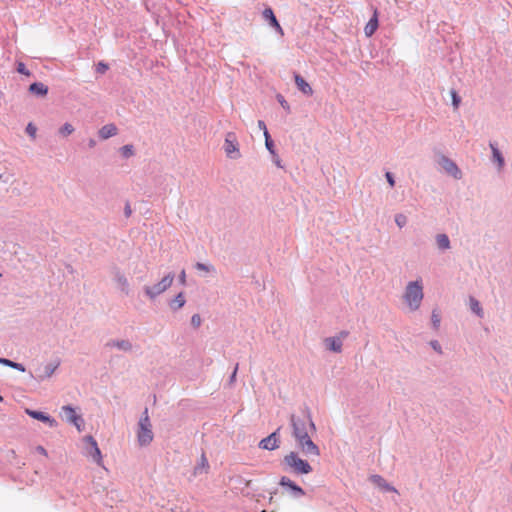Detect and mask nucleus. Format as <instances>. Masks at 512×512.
Returning a JSON list of instances; mask_svg holds the SVG:
<instances>
[{
  "instance_id": "14",
  "label": "nucleus",
  "mask_w": 512,
  "mask_h": 512,
  "mask_svg": "<svg viewBox=\"0 0 512 512\" xmlns=\"http://www.w3.org/2000/svg\"><path fill=\"white\" fill-rule=\"evenodd\" d=\"M25 412L30 417H32V418H34L36 420L42 421V422L48 424L50 427H56L57 426V421L54 418H51L49 415H47V414H45L43 412L31 410V409H28V408L25 409Z\"/></svg>"
},
{
  "instance_id": "49",
  "label": "nucleus",
  "mask_w": 512,
  "mask_h": 512,
  "mask_svg": "<svg viewBox=\"0 0 512 512\" xmlns=\"http://www.w3.org/2000/svg\"><path fill=\"white\" fill-rule=\"evenodd\" d=\"M258 127L263 130V134L265 135V130H267L266 124L263 120L258 121Z\"/></svg>"
},
{
  "instance_id": "19",
  "label": "nucleus",
  "mask_w": 512,
  "mask_h": 512,
  "mask_svg": "<svg viewBox=\"0 0 512 512\" xmlns=\"http://www.w3.org/2000/svg\"><path fill=\"white\" fill-rule=\"evenodd\" d=\"M279 484L283 487H287V488L291 489L296 495H299V496L304 495V490L300 486L295 484L292 480H290L288 477L283 476L280 479Z\"/></svg>"
},
{
  "instance_id": "21",
  "label": "nucleus",
  "mask_w": 512,
  "mask_h": 512,
  "mask_svg": "<svg viewBox=\"0 0 512 512\" xmlns=\"http://www.w3.org/2000/svg\"><path fill=\"white\" fill-rule=\"evenodd\" d=\"M326 347L336 353L341 352L342 349V340L336 337H328L325 339Z\"/></svg>"
},
{
  "instance_id": "3",
  "label": "nucleus",
  "mask_w": 512,
  "mask_h": 512,
  "mask_svg": "<svg viewBox=\"0 0 512 512\" xmlns=\"http://www.w3.org/2000/svg\"><path fill=\"white\" fill-rule=\"evenodd\" d=\"M404 299L412 311L417 310L423 299V288L419 281L409 282L406 286Z\"/></svg>"
},
{
  "instance_id": "54",
  "label": "nucleus",
  "mask_w": 512,
  "mask_h": 512,
  "mask_svg": "<svg viewBox=\"0 0 512 512\" xmlns=\"http://www.w3.org/2000/svg\"><path fill=\"white\" fill-rule=\"evenodd\" d=\"M2 276V274L0 273V277Z\"/></svg>"
},
{
  "instance_id": "25",
  "label": "nucleus",
  "mask_w": 512,
  "mask_h": 512,
  "mask_svg": "<svg viewBox=\"0 0 512 512\" xmlns=\"http://www.w3.org/2000/svg\"><path fill=\"white\" fill-rule=\"evenodd\" d=\"M469 304H470L471 311L473 313H475L478 317L482 318L484 315V312L480 305V302L476 298L471 296L469 298Z\"/></svg>"
},
{
  "instance_id": "10",
  "label": "nucleus",
  "mask_w": 512,
  "mask_h": 512,
  "mask_svg": "<svg viewBox=\"0 0 512 512\" xmlns=\"http://www.w3.org/2000/svg\"><path fill=\"white\" fill-rule=\"evenodd\" d=\"M104 346L106 349L115 348L125 353H130L133 350V344L128 339H110L105 343Z\"/></svg>"
},
{
  "instance_id": "20",
  "label": "nucleus",
  "mask_w": 512,
  "mask_h": 512,
  "mask_svg": "<svg viewBox=\"0 0 512 512\" xmlns=\"http://www.w3.org/2000/svg\"><path fill=\"white\" fill-rule=\"evenodd\" d=\"M370 480L372 481V483H374L375 485H377L379 488L385 490V491H392V492H397V490L389 485L385 479L383 477H381L380 475H372L370 477Z\"/></svg>"
},
{
  "instance_id": "50",
  "label": "nucleus",
  "mask_w": 512,
  "mask_h": 512,
  "mask_svg": "<svg viewBox=\"0 0 512 512\" xmlns=\"http://www.w3.org/2000/svg\"><path fill=\"white\" fill-rule=\"evenodd\" d=\"M97 142L94 138H90L89 141H88V147L89 148H94L96 146Z\"/></svg>"
},
{
  "instance_id": "36",
  "label": "nucleus",
  "mask_w": 512,
  "mask_h": 512,
  "mask_svg": "<svg viewBox=\"0 0 512 512\" xmlns=\"http://www.w3.org/2000/svg\"><path fill=\"white\" fill-rule=\"evenodd\" d=\"M109 69L108 64L104 62H99L96 66V72L100 74H104Z\"/></svg>"
},
{
  "instance_id": "32",
  "label": "nucleus",
  "mask_w": 512,
  "mask_h": 512,
  "mask_svg": "<svg viewBox=\"0 0 512 512\" xmlns=\"http://www.w3.org/2000/svg\"><path fill=\"white\" fill-rule=\"evenodd\" d=\"M395 223L399 228H403L407 224V217L402 213H398L395 215Z\"/></svg>"
},
{
  "instance_id": "5",
  "label": "nucleus",
  "mask_w": 512,
  "mask_h": 512,
  "mask_svg": "<svg viewBox=\"0 0 512 512\" xmlns=\"http://www.w3.org/2000/svg\"><path fill=\"white\" fill-rule=\"evenodd\" d=\"M174 278V273L170 272L167 275H165L158 283L152 286H144V293L149 299L154 300L157 296H159L160 294L165 292L169 287H171Z\"/></svg>"
},
{
  "instance_id": "31",
  "label": "nucleus",
  "mask_w": 512,
  "mask_h": 512,
  "mask_svg": "<svg viewBox=\"0 0 512 512\" xmlns=\"http://www.w3.org/2000/svg\"><path fill=\"white\" fill-rule=\"evenodd\" d=\"M194 267H195V269L200 270V271L215 272V268L213 265H209V264H205V263H201V262H197L194 265Z\"/></svg>"
},
{
  "instance_id": "53",
  "label": "nucleus",
  "mask_w": 512,
  "mask_h": 512,
  "mask_svg": "<svg viewBox=\"0 0 512 512\" xmlns=\"http://www.w3.org/2000/svg\"><path fill=\"white\" fill-rule=\"evenodd\" d=\"M2 400V397L0 396V401Z\"/></svg>"
},
{
  "instance_id": "11",
  "label": "nucleus",
  "mask_w": 512,
  "mask_h": 512,
  "mask_svg": "<svg viewBox=\"0 0 512 512\" xmlns=\"http://www.w3.org/2000/svg\"><path fill=\"white\" fill-rule=\"evenodd\" d=\"M277 431L271 433L266 438L262 439L259 443V447L265 450H275L279 447L280 437Z\"/></svg>"
},
{
  "instance_id": "4",
  "label": "nucleus",
  "mask_w": 512,
  "mask_h": 512,
  "mask_svg": "<svg viewBox=\"0 0 512 512\" xmlns=\"http://www.w3.org/2000/svg\"><path fill=\"white\" fill-rule=\"evenodd\" d=\"M153 437L152 424L148 415V409L145 408L138 423L137 440L141 446H147L152 442Z\"/></svg>"
},
{
  "instance_id": "38",
  "label": "nucleus",
  "mask_w": 512,
  "mask_h": 512,
  "mask_svg": "<svg viewBox=\"0 0 512 512\" xmlns=\"http://www.w3.org/2000/svg\"><path fill=\"white\" fill-rule=\"evenodd\" d=\"M429 344L433 348V350H435L438 354L443 353L441 345L437 340H431Z\"/></svg>"
},
{
  "instance_id": "46",
  "label": "nucleus",
  "mask_w": 512,
  "mask_h": 512,
  "mask_svg": "<svg viewBox=\"0 0 512 512\" xmlns=\"http://www.w3.org/2000/svg\"><path fill=\"white\" fill-rule=\"evenodd\" d=\"M273 156V162L278 166V167H282L281 166V160L279 158V156L277 155V153L275 152V155H272Z\"/></svg>"
},
{
  "instance_id": "47",
  "label": "nucleus",
  "mask_w": 512,
  "mask_h": 512,
  "mask_svg": "<svg viewBox=\"0 0 512 512\" xmlns=\"http://www.w3.org/2000/svg\"><path fill=\"white\" fill-rule=\"evenodd\" d=\"M13 368L21 372L25 371V367L21 363L14 362Z\"/></svg>"
},
{
  "instance_id": "30",
  "label": "nucleus",
  "mask_w": 512,
  "mask_h": 512,
  "mask_svg": "<svg viewBox=\"0 0 512 512\" xmlns=\"http://www.w3.org/2000/svg\"><path fill=\"white\" fill-rule=\"evenodd\" d=\"M74 131L75 129L70 123L63 124L59 129V133L64 137L71 135Z\"/></svg>"
},
{
  "instance_id": "13",
  "label": "nucleus",
  "mask_w": 512,
  "mask_h": 512,
  "mask_svg": "<svg viewBox=\"0 0 512 512\" xmlns=\"http://www.w3.org/2000/svg\"><path fill=\"white\" fill-rule=\"evenodd\" d=\"M62 411L65 414L66 420L68 422L72 423L73 425H75L76 428L78 429V431H81L82 430L81 426L83 424V420H82L81 416L77 415L75 410L70 406H63Z\"/></svg>"
},
{
  "instance_id": "33",
  "label": "nucleus",
  "mask_w": 512,
  "mask_h": 512,
  "mask_svg": "<svg viewBox=\"0 0 512 512\" xmlns=\"http://www.w3.org/2000/svg\"><path fill=\"white\" fill-rule=\"evenodd\" d=\"M451 98H452V105L454 109H458L460 103H461V97L458 95V93L452 89L451 90Z\"/></svg>"
},
{
  "instance_id": "35",
  "label": "nucleus",
  "mask_w": 512,
  "mask_h": 512,
  "mask_svg": "<svg viewBox=\"0 0 512 512\" xmlns=\"http://www.w3.org/2000/svg\"><path fill=\"white\" fill-rule=\"evenodd\" d=\"M201 323H202V319L200 317L199 314H194L192 317H191V325L194 327V328H199L201 326Z\"/></svg>"
},
{
  "instance_id": "12",
  "label": "nucleus",
  "mask_w": 512,
  "mask_h": 512,
  "mask_svg": "<svg viewBox=\"0 0 512 512\" xmlns=\"http://www.w3.org/2000/svg\"><path fill=\"white\" fill-rule=\"evenodd\" d=\"M112 274H113V279L117 283L119 289L125 295H129L130 289H129V283H128L126 276L117 267L113 268Z\"/></svg>"
},
{
  "instance_id": "18",
  "label": "nucleus",
  "mask_w": 512,
  "mask_h": 512,
  "mask_svg": "<svg viewBox=\"0 0 512 512\" xmlns=\"http://www.w3.org/2000/svg\"><path fill=\"white\" fill-rule=\"evenodd\" d=\"M489 146L492 151L493 161L497 163L499 169H502L505 164V159H504L501 151L498 149L496 143L490 142Z\"/></svg>"
},
{
  "instance_id": "44",
  "label": "nucleus",
  "mask_w": 512,
  "mask_h": 512,
  "mask_svg": "<svg viewBox=\"0 0 512 512\" xmlns=\"http://www.w3.org/2000/svg\"><path fill=\"white\" fill-rule=\"evenodd\" d=\"M178 278H179V282H180L182 285H185V284H186V273H185V270H182V271H181V273L179 274Z\"/></svg>"
},
{
  "instance_id": "27",
  "label": "nucleus",
  "mask_w": 512,
  "mask_h": 512,
  "mask_svg": "<svg viewBox=\"0 0 512 512\" xmlns=\"http://www.w3.org/2000/svg\"><path fill=\"white\" fill-rule=\"evenodd\" d=\"M263 18L268 21L269 25L271 26L274 22L276 23V16L273 12V10L270 8V7H267L264 9L263 13Z\"/></svg>"
},
{
  "instance_id": "51",
  "label": "nucleus",
  "mask_w": 512,
  "mask_h": 512,
  "mask_svg": "<svg viewBox=\"0 0 512 512\" xmlns=\"http://www.w3.org/2000/svg\"><path fill=\"white\" fill-rule=\"evenodd\" d=\"M348 336V332L347 331H341L340 332V336L338 338L343 339V338H346Z\"/></svg>"
},
{
  "instance_id": "28",
  "label": "nucleus",
  "mask_w": 512,
  "mask_h": 512,
  "mask_svg": "<svg viewBox=\"0 0 512 512\" xmlns=\"http://www.w3.org/2000/svg\"><path fill=\"white\" fill-rule=\"evenodd\" d=\"M440 322H441V315L440 313L437 311V309H434L432 311V314H431V323H432V326L435 330H438L439 329V326H440Z\"/></svg>"
},
{
  "instance_id": "22",
  "label": "nucleus",
  "mask_w": 512,
  "mask_h": 512,
  "mask_svg": "<svg viewBox=\"0 0 512 512\" xmlns=\"http://www.w3.org/2000/svg\"><path fill=\"white\" fill-rule=\"evenodd\" d=\"M186 303L185 296L183 292L178 293L169 303L170 308L173 311H177L181 309Z\"/></svg>"
},
{
  "instance_id": "43",
  "label": "nucleus",
  "mask_w": 512,
  "mask_h": 512,
  "mask_svg": "<svg viewBox=\"0 0 512 512\" xmlns=\"http://www.w3.org/2000/svg\"><path fill=\"white\" fill-rule=\"evenodd\" d=\"M0 363L4 364L5 366L12 367V368H13V365H14V361H12L10 359H6V358H0Z\"/></svg>"
},
{
  "instance_id": "29",
  "label": "nucleus",
  "mask_w": 512,
  "mask_h": 512,
  "mask_svg": "<svg viewBox=\"0 0 512 512\" xmlns=\"http://www.w3.org/2000/svg\"><path fill=\"white\" fill-rule=\"evenodd\" d=\"M122 157L129 158L134 155V146L131 144L124 145L120 148Z\"/></svg>"
},
{
  "instance_id": "17",
  "label": "nucleus",
  "mask_w": 512,
  "mask_h": 512,
  "mask_svg": "<svg viewBox=\"0 0 512 512\" xmlns=\"http://www.w3.org/2000/svg\"><path fill=\"white\" fill-rule=\"evenodd\" d=\"M117 127L114 124H106L103 127H101L98 131V135L101 139L106 140L112 136H115L117 134Z\"/></svg>"
},
{
  "instance_id": "41",
  "label": "nucleus",
  "mask_w": 512,
  "mask_h": 512,
  "mask_svg": "<svg viewBox=\"0 0 512 512\" xmlns=\"http://www.w3.org/2000/svg\"><path fill=\"white\" fill-rule=\"evenodd\" d=\"M132 214V209L129 202H126L124 207V215L126 218H129Z\"/></svg>"
},
{
  "instance_id": "24",
  "label": "nucleus",
  "mask_w": 512,
  "mask_h": 512,
  "mask_svg": "<svg viewBox=\"0 0 512 512\" xmlns=\"http://www.w3.org/2000/svg\"><path fill=\"white\" fill-rule=\"evenodd\" d=\"M436 244L442 251L448 250L451 247L449 237L446 234H437Z\"/></svg>"
},
{
  "instance_id": "34",
  "label": "nucleus",
  "mask_w": 512,
  "mask_h": 512,
  "mask_svg": "<svg viewBox=\"0 0 512 512\" xmlns=\"http://www.w3.org/2000/svg\"><path fill=\"white\" fill-rule=\"evenodd\" d=\"M16 71L25 76H31V72L26 68L23 62H17Z\"/></svg>"
},
{
  "instance_id": "37",
  "label": "nucleus",
  "mask_w": 512,
  "mask_h": 512,
  "mask_svg": "<svg viewBox=\"0 0 512 512\" xmlns=\"http://www.w3.org/2000/svg\"><path fill=\"white\" fill-rule=\"evenodd\" d=\"M277 100L286 111H290V106L288 102L284 99V97L281 94L277 95Z\"/></svg>"
},
{
  "instance_id": "23",
  "label": "nucleus",
  "mask_w": 512,
  "mask_h": 512,
  "mask_svg": "<svg viewBox=\"0 0 512 512\" xmlns=\"http://www.w3.org/2000/svg\"><path fill=\"white\" fill-rule=\"evenodd\" d=\"M378 25H379L378 18L375 13L373 15V17L370 18V20L368 21V23L366 24V26L364 28L365 35L368 37L372 36L375 33V31L377 30Z\"/></svg>"
},
{
  "instance_id": "2",
  "label": "nucleus",
  "mask_w": 512,
  "mask_h": 512,
  "mask_svg": "<svg viewBox=\"0 0 512 512\" xmlns=\"http://www.w3.org/2000/svg\"><path fill=\"white\" fill-rule=\"evenodd\" d=\"M282 464L285 469L296 474H309L313 470L312 466L306 460L302 459L298 453L293 451L284 456Z\"/></svg>"
},
{
  "instance_id": "39",
  "label": "nucleus",
  "mask_w": 512,
  "mask_h": 512,
  "mask_svg": "<svg viewBox=\"0 0 512 512\" xmlns=\"http://www.w3.org/2000/svg\"><path fill=\"white\" fill-rule=\"evenodd\" d=\"M36 131H37V128L32 123H29L26 126V133L28 135H30L31 137H35Z\"/></svg>"
},
{
  "instance_id": "15",
  "label": "nucleus",
  "mask_w": 512,
  "mask_h": 512,
  "mask_svg": "<svg viewBox=\"0 0 512 512\" xmlns=\"http://www.w3.org/2000/svg\"><path fill=\"white\" fill-rule=\"evenodd\" d=\"M294 80L297 88L306 96L313 94V89L307 81L298 73H294Z\"/></svg>"
},
{
  "instance_id": "40",
  "label": "nucleus",
  "mask_w": 512,
  "mask_h": 512,
  "mask_svg": "<svg viewBox=\"0 0 512 512\" xmlns=\"http://www.w3.org/2000/svg\"><path fill=\"white\" fill-rule=\"evenodd\" d=\"M385 177H386V180L389 183L390 187H394L395 186V179H394L393 173L386 172L385 173Z\"/></svg>"
},
{
  "instance_id": "8",
  "label": "nucleus",
  "mask_w": 512,
  "mask_h": 512,
  "mask_svg": "<svg viewBox=\"0 0 512 512\" xmlns=\"http://www.w3.org/2000/svg\"><path fill=\"white\" fill-rule=\"evenodd\" d=\"M224 150L227 157L230 159H238L241 156L236 135L234 133L229 132L226 135L224 142Z\"/></svg>"
},
{
  "instance_id": "52",
  "label": "nucleus",
  "mask_w": 512,
  "mask_h": 512,
  "mask_svg": "<svg viewBox=\"0 0 512 512\" xmlns=\"http://www.w3.org/2000/svg\"><path fill=\"white\" fill-rule=\"evenodd\" d=\"M251 482H252L251 480H246L245 485L248 487V486H250Z\"/></svg>"
},
{
  "instance_id": "7",
  "label": "nucleus",
  "mask_w": 512,
  "mask_h": 512,
  "mask_svg": "<svg viewBox=\"0 0 512 512\" xmlns=\"http://www.w3.org/2000/svg\"><path fill=\"white\" fill-rule=\"evenodd\" d=\"M83 440L86 444V455L91 457L99 466H103L102 454L96 440L92 436H85Z\"/></svg>"
},
{
  "instance_id": "45",
  "label": "nucleus",
  "mask_w": 512,
  "mask_h": 512,
  "mask_svg": "<svg viewBox=\"0 0 512 512\" xmlns=\"http://www.w3.org/2000/svg\"><path fill=\"white\" fill-rule=\"evenodd\" d=\"M36 451H37L39 454L43 455L44 457H47V456H48L47 450H46L43 446H40V445H39V446H37V447H36Z\"/></svg>"
},
{
  "instance_id": "1",
  "label": "nucleus",
  "mask_w": 512,
  "mask_h": 512,
  "mask_svg": "<svg viewBox=\"0 0 512 512\" xmlns=\"http://www.w3.org/2000/svg\"><path fill=\"white\" fill-rule=\"evenodd\" d=\"M293 435L304 454L318 457L320 450L311 440L310 433L315 431V425L308 411H303L300 416L292 415Z\"/></svg>"
},
{
  "instance_id": "6",
  "label": "nucleus",
  "mask_w": 512,
  "mask_h": 512,
  "mask_svg": "<svg viewBox=\"0 0 512 512\" xmlns=\"http://www.w3.org/2000/svg\"><path fill=\"white\" fill-rule=\"evenodd\" d=\"M60 359L55 358L54 360L42 363L35 369V375H32L36 381L43 382L48 380L56 369L60 366Z\"/></svg>"
},
{
  "instance_id": "9",
  "label": "nucleus",
  "mask_w": 512,
  "mask_h": 512,
  "mask_svg": "<svg viewBox=\"0 0 512 512\" xmlns=\"http://www.w3.org/2000/svg\"><path fill=\"white\" fill-rule=\"evenodd\" d=\"M438 164L443 168V170L452 176L455 179L462 178V172L458 168L457 164L450 158L445 155H441L438 159Z\"/></svg>"
},
{
  "instance_id": "26",
  "label": "nucleus",
  "mask_w": 512,
  "mask_h": 512,
  "mask_svg": "<svg viewBox=\"0 0 512 512\" xmlns=\"http://www.w3.org/2000/svg\"><path fill=\"white\" fill-rule=\"evenodd\" d=\"M264 138H265V146L267 148V150L269 151V153L271 155H275V145H274V142L268 132V130H265V135H264Z\"/></svg>"
},
{
  "instance_id": "48",
  "label": "nucleus",
  "mask_w": 512,
  "mask_h": 512,
  "mask_svg": "<svg viewBox=\"0 0 512 512\" xmlns=\"http://www.w3.org/2000/svg\"><path fill=\"white\" fill-rule=\"evenodd\" d=\"M238 366L235 367L233 373L231 374L229 378V384H232L236 380V373H237Z\"/></svg>"
},
{
  "instance_id": "16",
  "label": "nucleus",
  "mask_w": 512,
  "mask_h": 512,
  "mask_svg": "<svg viewBox=\"0 0 512 512\" xmlns=\"http://www.w3.org/2000/svg\"><path fill=\"white\" fill-rule=\"evenodd\" d=\"M29 93L35 95L37 97H46L48 94V86L43 84L42 82H33L28 87Z\"/></svg>"
},
{
  "instance_id": "42",
  "label": "nucleus",
  "mask_w": 512,
  "mask_h": 512,
  "mask_svg": "<svg viewBox=\"0 0 512 512\" xmlns=\"http://www.w3.org/2000/svg\"><path fill=\"white\" fill-rule=\"evenodd\" d=\"M271 27H273L278 33H280L281 35L284 34L283 32V29L281 27V25L279 24L278 20H276V23L274 22Z\"/></svg>"
}]
</instances>
